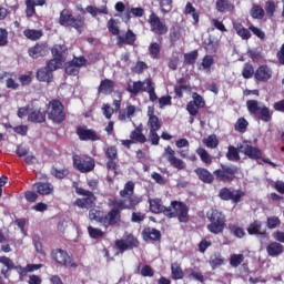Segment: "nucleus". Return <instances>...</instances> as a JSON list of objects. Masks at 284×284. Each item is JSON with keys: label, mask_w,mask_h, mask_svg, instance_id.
<instances>
[{"label": "nucleus", "mask_w": 284, "mask_h": 284, "mask_svg": "<svg viewBox=\"0 0 284 284\" xmlns=\"http://www.w3.org/2000/svg\"><path fill=\"white\" fill-rule=\"evenodd\" d=\"M150 210L153 214H161L163 213L169 219H174L178 216L180 223H187L190 220L187 215V205L183 204L182 202H171L170 207H165L163 202L160 199H149Z\"/></svg>", "instance_id": "obj_1"}, {"label": "nucleus", "mask_w": 284, "mask_h": 284, "mask_svg": "<svg viewBox=\"0 0 284 284\" xmlns=\"http://www.w3.org/2000/svg\"><path fill=\"white\" fill-rule=\"evenodd\" d=\"M139 199H131V200H115L111 203L113 206L112 210L104 215L101 220V223L104 225H116L121 223V211L122 210H133L139 205Z\"/></svg>", "instance_id": "obj_2"}, {"label": "nucleus", "mask_w": 284, "mask_h": 284, "mask_svg": "<svg viewBox=\"0 0 284 284\" xmlns=\"http://www.w3.org/2000/svg\"><path fill=\"white\" fill-rule=\"evenodd\" d=\"M59 23L64 28H74V30H77V32L81 34L85 26V18L83 17L74 18V16H72V12H70V10L64 9L60 13Z\"/></svg>", "instance_id": "obj_3"}, {"label": "nucleus", "mask_w": 284, "mask_h": 284, "mask_svg": "<svg viewBox=\"0 0 284 284\" xmlns=\"http://www.w3.org/2000/svg\"><path fill=\"white\" fill-rule=\"evenodd\" d=\"M207 219L210 224H207V230L211 234H221L225 230V215L217 210H212L207 213Z\"/></svg>", "instance_id": "obj_4"}, {"label": "nucleus", "mask_w": 284, "mask_h": 284, "mask_svg": "<svg viewBox=\"0 0 284 284\" xmlns=\"http://www.w3.org/2000/svg\"><path fill=\"white\" fill-rule=\"evenodd\" d=\"M47 114L53 123H63L65 121V110L59 100L49 102Z\"/></svg>", "instance_id": "obj_5"}, {"label": "nucleus", "mask_w": 284, "mask_h": 284, "mask_svg": "<svg viewBox=\"0 0 284 284\" xmlns=\"http://www.w3.org/2000/svg\"><path fill=\"white\" fill-rule=\"evenodd\" d=\"M94 160L88 155H74L73 166L82 173L92 172L94 170Z\"/></svg>", "instance_id": "obj_6"}, {"label": "nucleus", "mask_w": 284, "mask_h": 284, "mask_svg": "<svg viewBox=\"0 0 284 284\" xmlns=\"http://www.w3.org/2000/svg\"><path fill=\"white\" fill-rule=\"evenodd\" d=\"M236 172H239V169L234 165H222V169L215 170L213 174L219 181L230 182L234 181Z\"/></svg>", "instance_id": "obj_7"}, {"label": "nucleus", "mask_w": 284, "mask_h": 284, "mask_svg": "<svg viewBox=\"0 0 284 284\" xmlns=\"http://www.w3.org/2000/svg\"><path fill=\"white\" fill-rule=\"evenodd\" d=\"M77 194H80L81 196H87L75 200L74 205H78V207H81L82 210H89V207H92V205H94V194H92V192L84 189H77Z\"/></svg>", "instance_id": "obj_8"}, {"label": "nucleus", "mask_w": 284, "mask_h": 284, "mask_svg": "<svg viewBox=\"0 0 284 284\" xmlns=\"http://www.w3.org/2000/svg\"><path fill=\"white\" fill-rule=\"evenodd\" d=\"M149 26L154 34H168V26L154 12L149 16Z\"/></svg>", "instance_id": "obj_9"}, {"label": "nucleus", "mask_w": 284, "mask_h": 284, "mask_svg": "<svg viewBox=\"0 0 284 284\" xmlns=\"http://www.w3.org/2000/svg\"><path fill=\"white\" fill-rule=\"evenodd\" d=\"M164 156L166 161L170 163V165L175 168V170H185V162L176 158V152L174 151V149H172V146H166L164 149Z\"/></svg>", "instance_id": "obj_10"}, {"label": "nucleus", "mask_w": 284, "mask_h": 284, "mask_svg": "<svg viewBox=\"0 0 284 284\" xmlns=\"http://www.w3.org/2000/svg\"><path fill=\"white\" fill-rule=\"evenodd\" d=\"M153 87H154V82H152L151 79H145L144 81H138V82H133V84H129L126 90L128 92L136 97L139 92H149V90Z\"/></svg>", "instance_id": "obj_11"}, {"label": "nucleus", "mask_w": 284, "mask_h": 284, "mask_svg": "<svg viewBox=\"0 0 284 284\" xmlns=\"http://www.w3.org/2000/svg\"><path fill=\"white\" fill-rule=\"evenodd\" d=\"M220 199L222 201H232L233 203H241V199L245 196V192L241 190L231 191L227 187H224L219 193Z\"/></svg>", "instance_id": "obj_12"}, {"label": "nucleus", "mask_w": 284, "mask_h": 284, "mask_svg": "<svg viewBox=\"0 0 284 284\" xmlns=\"http://www.w3.org/2000/svg\"><path fill=\"white\" fill-rule=\"evenodd\" d=\"M52 258L59 263V265H64L65 267H77L74 263H72L70 255L68 252L61 248H57L52 251Z\"/></svg>", "instance_id": "obj_13"}, {"label": "nucleus", "mask_w": 284, "mask_h": 284, "mask_svg": "<svg viewBox=\"0 0 284 284\" xmlns=\"http://www.w3.org/2000/svg\"><path fill=\"white\" fill-rule=\"evenodd\" d=\"M115 245L119 250H132V247H139V241L134 235L125 233L122 240H118Z\"/></svg>", "instance_id": "obj_14"}, {"label": "nucleus", "mask_w": 284, "mask_h": 284, "mask_svg": "<svg viewBox=\"0 0 284 284\" xmlns=\"http://www.w3.org/2000/svg\"><path fill=\"white\" fill-rule=\"evenodd\" d=\"M146 115L149 118L146 128H149V130H151V131H154V130L159 131V129L162 128L163 123L161 122L159 116H156V114L154 113V106L148 108Z\"/></svg>", "instance_id": "obj_15"}, {"label": "nucleus", "mask_w": 284, "mask_h": 284, "mask_svg": "<svg viewBox=\"0 0 284 284\" xmlns=\"http://www.w3.org/2000/svg\"><path fill=\"white\" fill-rule=\"evenodd\" d=\"M77 134L81 141H99V134L92 129L80 126L77 129Z\"/></svg>", "instance_id": "obj_16"}, {"label": "nucleus", "mask_w": 284, "mask_h": 284, "mask_svg": "<svg viewBox=\"0 0 284 284\" xmlns=\"http://www.w3.org/2000/svg\"><path fill=\"white\" fill-rule=\"evenodd\" d=\"M28 52L31 59H39V57H45L50 49L47 43H37L34 47L29 48Z\"/></svg>", "instance_id": "obj_17"}, {"label": "nucleus", "mask_w": 284, "mask_h": 284, "mask_svg": "<svg viewBox=\"0 0 284 284\" xmlns=\"http://www.w3.org/2000/svg\"><path fill=\"white\" fill-rule=\"evenodd\" d=\"M120 196L122 201H130L132 199H139V203L142 201L140 196H134V182L132 181L125 183L124 189L120 191Z\"/></svg>", "instance_id": "obj_18"}, {"label": "nucleus", "mask_w": 284, "mask_h": 284, "mask_svg": "<svg viewBox=\"0 0 284 284\" xmlns=\"http://www.w3.org/2000/svg\"><path fill=\"white\" fill-rule=\"evenodd\" d=\"M240 152L242 154H245V156H248V159H261L262 156L261 150H258L257 148H253L247 142H244L240 146Z\"/></svg>", "instance_id": "obj_19"}, {"label": "nucleus", "mask_w": 284, "mask_h": 284, "mask_svg": "<svg viewBox=\"0 0 284 284\" xmlns=\"http://www.w3.org/2000/svg\"><path fill=\"white\" fill-rule=\"evenodd\" d=\"M254 77L260 82L270 81L272 79V69L267 65H261L256 69Z\"/></svg>", "instance_id": "obj_20"}, {"label": "nucleus", "mask_w": 284, "mask_h": 284, "mask_svg": "<svg viewBox=\"0 0 284 284\" xmlns=\"http://www.w3.org/2000/svg\"><path fill=\"white\" fill-rule=\"evenodd\" d=\"M28 121H31V123H43L45 121V110L41 108L31 109Z\"/></svg>", "instance_id": "obj_21"}, {"label": "nucleus", "mask_w": 284, "mask_h": 284, "mask_svg": "<svg viewBox=\"0 0 284 284\" xmlns=\"http://www.w3.org/2000/svg\"><path fill=\"white\" fill-rule=\"evenodd\" d=\"M33 190H36L38 194L47 196L48 194H52L54 192V186L48 182H38L33 184Z\"/></svg>", "instance_id": "obj_22"}, {"label": "nucleus", "mask_w": 284, "mask_h": 284, "mask_svg": "<svg viewBox=\"0 0 284 284\" xmlns=\"http://www.w3.org/2000/svg\"><path fill=\"white\" fill-rule=\"evenodd\" d=\"M115 83L114 81L110 79H104L100 82V85L98 88V92L100 94H112L114 92Z\"/></svg>", "instance_id": "obj_23"}, {"label": "nucleus", "mask_w": 284, "mask_h": 284, "mask_svg": "<svg viewBox=\"0 0 284 284\" xmlns=\"http://www.w3.org/2000/svg\"><path fill=\"white\" fill-rule=\"evenodd\" d=\"M136 41V34L132 30H128L125 36H118V43L119 45L126 43V45H134Z\"/></svg>", "instance_id": "obj_24"}, {"label": "nucleus", "mask_w": 284, "mask_h": 284, "mask_svg": "<svg viewBox=\"0 0 284 284\" xmlns=\"http://www.w3.org/2000/svg\"><path fill=\"white\" fill-rule=\"evenodd\" d=\"M130 139L133 143H145L148 141V138L143 134V129L141 126L135 128L134 131L131 132Z\"/></svg>", "instance_id": "obj_25"}, {"label": "nucleus", "mask_w": 284, "mask_h": 284, "mask_svg": "<svg viewBox=\"0 0 284 284\" xmlns=\"http://www.w3.org/2000/svg\"><path fill=\"white\" fill-rule=\"evenodd\" d=\"M217 12H234V4L230 0H216Z\"/></svg>", "instance_id": "obj_26"}, {"label": "nucleus", "mask_w": 284, "mask_h": 284, "mask_svg": "<svg viewBox=\"0 0 284 284\" xmlns=\"http://www.w3.org/2000/svg\"><path fill=\"white\" fill-rule=\"evenodd\" d=\"M266 252L268 256L272 257L281 256V253L283 252V245L278 242H272L267 245Z\"/></svg>", "instance_id": "obj_27"}, {"label": "nucleus", "mask_w": 284, "mask_h": 284, "mask_svg": "<svg viewBox=\"0 0 284 284\" xmlns=\"http://www.w3.org/2000/svg\"><path fill=\"white\" fill-rule=\"evenodd\" d=\"M195 174L199 176L200 181H203V183H212V181H214V175L206 169L197 168L195 169Z\"/></svg>", "instance_id": "obj_28"}, {"label": "nucleus", "mask_w": 284, "mask_h": 284, "mask_svg": "<svg viewBox=\"0 0 284 284\" xmlns=\"http://www.w3.org/2000/svg\"><path fill=\"white\" fill-rule=\"evenodd\" d=\"M144 241H159L161 239V232L155 229H144L143 231Z\"/></svg>", "instance_id": "obj_29"}, {"label": "nucleus", "mask_w": 284, "mask_h": 284, "mask_svg": "<svg viewBox=\"0 0 284 284\" xmlns=\"http://www.w3.org/2000/svg\"><path fill=\"white\" fill-rule=\"evenodd\" d=\"M37 79L38 81L50 83V81H52V71H50L48 67L41 68L37 72Z\"/></svg>", "instance_id": "obj_30"}, {"label": "nucleus", "mask_w": 284, "mask_h": 284, "mask_svg": "<svg viewBox=\"0 0 284 284\" xmlns=\"http://www.w3.org/2000/svg\"><path fill=\"white\" fill-rule=\"evenodd\" d=\"M212 65H214V58H212V55H205L199 67V70L210 73L212 72Z\"/></svg>", "instance_id": "obj_31"}, {"label": "nucleus", "mask_w": 284, "mask_h": 284, "mask_svg": "<svg viewBox=\"0 0 284 284\" xmlns=\"http://www.w3.org/2000/svg\"><path fill=\"white\" fill-rule=\"evenodd\" d=\"M136 112V106L130 104L123 111L119 112V120L125 121L126 119H132Z\"/></svg>", "instance_id": "obj_32"}, {"label": "nucleus", "mask_w": 284, "mask_h": 284, "mask_svg": "<svg viewBox=\"0 0 284 284\" xmlns=\"http://www.w3.org/2000/svg\"><path fill=\"white\" fill-rule=\"evenodd\" d=\"M233 28L239 37L241 39L247 40L252 37V33H250V30L245 29L243 24L239 22H233Z\"/></svg>", "instance_id": "obj_33"}, {"label": "nucleus", "mask_w": 284, "mask_h": 284, "mask_svg": "<svg viewBox=\"0 0 284 284\" xmlns=\"http://www.w3.org/2000/svg\"><path fill=\"white\" fill-rule=\"evenodd\" d=\"M23 34L30 41H38V39H41V37H43V32L37 29H26L23 31Z\"/></svg>", "instance_id": "obj_34"}, {"label": "nucleus", "mask_w": 284, "mask_h": 284, "mask_svg": "<svg viewBox=\"0 0 284 284\" xmlns=\"http://www.w3.org/2000/svg\"><path fill=\"white\" fill-rule=\"evenodd\" d=\"M121 26V21L116 20V19H110L108 21V30L109 32H111V34H113L114 37H120V27Z\"/></svg>", "instance_id": "obj_35"}, {"label": "nucleus", "mask_w": 284, "mask_h": 284, "mask_svg": "<svg viewBox=\"0 0 284 284\" xmlns=\"http://www.w3.org/2000/svg\"><path fill=\"white\" fill-rule=\"evenodd\" d=\"M85 12L91 14V17H98L99 14H108V7L106 6H102L100 8H97L94 6H88L85 8Z\"/></svg>", "instance_id": "obj_36"}, {"label": "nucleus", "mask_w": 284, "mask_h": 284, "mask_svg": "<svg viewBox=\"0 0 284 284\" xmlns=\"http://www.w3.org/2000/svg\"><path fill=\"white\" fill-rule=\"evenodd\" d=\"M195 152L197 156H200L202 163H205L206 165L212 164V155H210V153L205 149L197 148Z\"/></svg>", "instance_id": "obj_37"}, {"label": "nucleus", "mask_w": 284, "mask_h": 284, "mask_svg": "<svg viewBox=\"0 0 284 284\" xmlns=\"http://www.w3.org/2000/svg\"><path fill=\"white\" fill-rule=\"evenodd\" d=\"M63 61H65V58L53 57V59L49 61L47 68H49L51 72H54V70H59V68L63 65Z\"/></svg>", "instance_id": "obj_38"}, {"label": "nucleus", "mask_w": 284, "mask_h": 284, "mask_svg": "<svg viewBox=\"0 0 284 284\" xmlns=\"http://www.w3.org/2000/svg\"><path fill=\"white\" fill-rule=\"evenodd\" d=\"M171 273L174 281H180L181 278H183V268H181V265L179 263H173L171 265Z\"/></svg>", "instance_id": "obj_39"}, {"label": "nucleus", "mask_w": 284, "mask_h": 284, "mask_svg": "<svg viewBox=\"0 0 284 284\" xmlns=\"http://www.w3.org/2000/svg\"><path fill=\"white\" fill-rule=\"evenodd\" d=\"M203 143L206 148L214 150L215 148H219V138H216L214 134L209 135L207 138L203 139Z\"/></svg>", "instance_id": "obj_40"}, {"label": "nucleus", "mask_w": 284, "mask_h": 284, "mask_svg": "<svg viewBox=\"0 0 284 284\" xmlns=\"http://www.w3.org/2000/svg\"><path fill=\"white\" fill-rule=\"evenodd\" d=\"M257 114L261 121H264L265 123H270V121H272V113L267 106H261L260 111H257Z\"/></svg>", "instance_id": "obj_41"}, {"label": "nucleus", "mask_w": 284, "mask_h": 284, "mask_svg": "<svg viewBox=\"0 0 284 284\" xmlns=\"http://www.w3.org/2000/svg\"><path fill=\"white\" fill-rule=\"evenodd\" d=\"M0 263L7 266V270H2L1 274L4 275V278H8V270H12L14 267V263L12 262V260L6 256H0Z\"/></svg>", "instance_id": "obj_42"}, {"label": "nucleus", "mask_w": 284, "mask_h": 284, "mask_svg": "<svg viewBox=\"0 0 284 284\" xmlns=\"http://www.w3.org/2000/svg\"><path fill=\"white\" fill-rule=\"evenodd\" d=\"M65 50H68V48H65L64 44H55L52 48L51 52L53 57H57L59 59H64L63 54H65Z\"/></svg>", "instance_id": "obj_43"}, {"label": "nucleus", "mask_w": 284, "mask_h": 284, "mask_svg": "<svg viewBox=\"0 0 284 284\" xmlns=\"http://www.w3.org/2000/svg\"><path fill=\"white\" fill-rule=\"evenodd\" d=\"M246 108L250 114H257L262 106L258 105V101L248 100L246 101Z\"/></svg>", "instance_id": "obj_44"}, {"label": "nucleus", "mask_w": 284, "mask_h": 284, "mask_svg": "<svg viewBox=\"0 0 284 284\" xmlns=\"http://www.w3.org/2000/svg\"><path fill=\"white\" fill-rule=\"evenodd\" d=\"M226 158L229 161H241V155H239V149L233 145L229 146V151L226 153Z\"/></svg>", "instance_id": "obj_45"}, {"label": "nucleus", "mask_w": 284, "mask_h": 284, "mask_svg": "<svg viewBox=\"0 0 284 284\" xmlns=\"http://www.w3.org/2000/svg\"><path fill=\"white\" fill-rule=\"evenodd\" d=\"M243 261H245V256L243 254H233L230 257V265L231 267H239Z\"/></svg>", "instance_id": "obj_46"}, {"label": "nucleus", "mask_w": 284, "mask_h": 284, "mask_svg": "<svg viewBox=\"0 0 284 284\" xmlns=\"http://www.w3.org/2000/svg\"><path fill=\"white\" fill-rule=\"evenodd\" d=\"M247 125H250V123L247 122V120H245V118H240L234 128L236 130V132H247Z\"/></svg>", "instance_id": "obj_47"}, {"label": "nucleus", "mask_w": 284, "mask_h": 284, "mask_svg": "<svg viewBox=\"0 0 284 284\" xmlns=\"http://www.w3.org/2000/svg\"><path fill=\"white\" fill-rule=\"evenodd\" d=\"M184 12L185 14H192V19L194 23H199V14L196 12V9L194 8V6H192L191 2L186 3Z\"/></svg>", "instance_id": "obj_48"}, {"label": "nucleus", "mask_w": 284, "mask_h": 284, "mask_svg": "<svg viewBox=\"0 0 284 284\" xmlns=\"http://www.w3.org/2000/svg\"><path fill=\"white\" fill-rule=\"evenodd\" d=\"M150 57L152 59H159V54L161 53V44L153 42L149 47Z\"/></svg>", "instance_id": "obj_49"}, {"label": "nucleus", "mask_w": 284, "mask_h": 284, "mask_svg": "<svg viewBox=\"0 0 284 284\" xmlns=\"http://www.w3.org/2000/svg\"><path fill=\"white\" fill-rule=\"evenodd\" d=\"M43 265L41 264H28L26 267H20V274L26 276L28 272H37V270H41Z\"/></svg>", "instance_id": "obj_50"}, {"label": "nucleus", "mask_w": 284, "mask_h": 284, "mask_svg": "<svg viewBox=\"0 0 284 284\" xmlns=\"http://www.w3.org/2000/svg\"><path fill=\"white\" fill-rule=\"evenodd\" d=\"M89 219L91 221H98V223H101L103 221L104 216L103 213L97 209H91L89 212Z\"/></svg>", "instance_id": "obj_51"}, {"label": "nucleus", "mask_w": 284, "mask_h": 284, "mask_svg": "<svg viewBox=\"0 0 284 284\" xmlns=\"http://www.w3.org/2000/svg\"><path fill=\"white\" fill-rule=\"evenodd\" d=\"M264 16L265 11L261 6H253L251 9V17H253V19H263Z\"/></svg>", "instance_id": "obj_52"}, {"label": "nucleus", "mask_w": 284, "mask_h": 284, "mask_svg": "<svg viewBox=\"0 0 284 284\" xmlns=\"http://www.w3.org/2000/svg\"><path fill=\"white\" fill-rule=\"evenodd\" d=\"M254 67L250 63H245L244 68L242 70V77L244 79H252V77H254Z\"/></svg>", "instance_id": "obj_53"}, {"label": "nucleus", "mask_w": 284, "mask_h": 284, "mask_svg": "<svg viewBox=\"0 0 284 284\" xmlns=\"http://www.w3.org/2000/svg\"><path fill=\"white\" fill-rule=\"evenodd\" d=\"M88 232L91 239H103L105 236V233L97 227L89 226Z\"/></svg>", "instance_id": "obj_54"}, {"label": "nucleus", "mask_w": 284, "mask_h": 284, "mask_svg": "<svg viewBox=\"0 0 284 284\" xmlns=\"http://www.w3.org/2000/svg\"><path fill=\"white\" fill-rule=\"evenodd\" d=\"M229 230H231L232 234H234V236H236L237 239H243L245 236V230H243V227L231 224L229 226Z\"/></svg>", "instance_id": "obj_55"}, {"label": "nucleus", "mask_w": 284, "mask_h": 284, "mask_svg": "<svg viewBox=\"0 0 284 284\" xmlns=\"http://www.w3.org/2000/svg\"><path fill=\"white\" fill-rule=\"evenodd\" d=\"M104 152L109 161H116V156H119V152L116 151L115 146H109L104 150Z\"/></svg>", "instance_id": "obj_56"}, {"label": "nucleus", "mask_w": 284, "mask_h": 284, "mask_svg": "<svg viewBox=\"0 0 284 284\" xmlns=\"http://www.w3.org/2000/svg\"><path fill=\"white\" fill-rule=\"evenodd\" d=\"M223 263H225V260L223 256H221V254L214 255L210 261L211 267H213V270H215V267H220V265H223Z\"/></svg>", "instance_id": "obj_57"}, {"label": "nucleus", "mask_w": 284, "mask_h": 284, "mask_svg": "<svg viewBox=\"0 0 284 284\" xmlns=\"http://www.w3.org/2000/svg\"><path fill=\"white\" fill-rule=\"evenodd\" d=\"M261 222L255 221L252 224H250L247 232L248 234H263V232H261Z\"/></svg>", "instance_id": "obj_58"}, {"label": "nucleus", "mask_w": 284, "mask_h": 284, "mask_svg": "<svg viewBox=\"0 0 284 284\" xmlns=\"http://www.w3.org/2000/svg\"><path fill=\"white\" fill-rule=\"evenodd\" d=\"M160 8L163 14H168L172 10V0H160Z\"/></svg>", "instance_id": "obj_59"}, {"label": "nucleus", "mask_w": 284, "mask_h": 284, "mask_svg": "<svg viewBox=\"0 0 284 284\" xmlns=\"http://www.w3.org/2000/svg\"><path fill=\"white\" fill-rule=\"evenodd\" d=\"M193 101L191 103H194L196 108H205V100H203V97H201L199 93L192 94Z\"/></svg>", "instance_id": "obj_60"}, {"label": "nucleus", "mask_w": 284, "mask_h": 284, "mask_svg": "<svg viewBox=\"0 0 284 284\" xmlns=\"http://www.w3.org/2000/svg\"><path fill=\"white\" fill-rule=\"evenodd\" d=\"M266 225L268 230H275V227H278V225H281V220L276 216H271L267 219Z\"/></svg>", "instance_id": "obj_61"}, {"label": "nucleus", "mask_w": 284, "mask_h": 284, "mask_svg": "<svg viewBox=\"0 0 284 284\" xmlns=\"http://www.w3.org/2000/svg\"><path fill=\"white\" fill-rule=\"evenodd\" d=\"M196 59H199V51H192L184 55L185 63L189 64L196 63Z\"/></svg>", "instance_id": "obj_62"}, {"label": "nucleus", "mask_w": 284, "mask_h": 284, "mask_svg": "<svg viewBox=\"0 0 284 284\" xmlns=\"http://www.w3.org/2000/svg\"><path fill=\"white\" fill-rule=\"evenodd\" d=\"M102 112L105 119H112V114H114V109L110 106V104H103Z\"/></svg>", "instance_id": "obj_63"}, {"label": "nucleus", "mask_w": 284, "mask_h": 284, "mask_svg": "<svg viewBox=\"0 0 284 284\" xmlns=\"http://www.w3.org/2000/svg\"><path fill=\"white\" fill-rule=\"evenodd\" d=\"M27 6V17H33L34 10V0H26Z\"/></svg>", "instance_id": "obj_64"}]
</instances>
